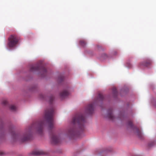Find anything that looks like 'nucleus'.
<instances>
[{
	"label": "nucleus",
	"instance_id": "16",
	"mask_svg": "<svg viewBox=\"0 0 156 156\" xmlns=\"http://www.w3.org/2000/svg\"><path fill=\"white\" fill-rule=\"evenodd\" d=\"M112 92L114 96H116L117 95V89L115 87H114L112 89Z\"/></svg>",
	"mask_w": 156,
	"mask_h": 156
},
{
	"label": "nucleus",
	"instance_id": "15",
	"mask_svg": "<svg viewBox=\"0 0 156 156\" xmlns=\"http://www.w3.org/2000/svg\"><path fill=\"white\" fill-rule=\"evenodd\" d=\"M42 154L41 152L39 151H35L32 152V154L34 155H39Z\"/></svg>",
	"mask_w": 156,
	"mask_h": 156
},
{
	"label": "nucleus",
	"instance_id": "12",
	"mask_svg": "<svg viewBox=\"0 0 156 156\" xmlns=\"http://www.w3.org/2000/svg\"><path fill=\"white\" fill-rule=\"evenodd\" d=\"M69 94V92L66 90H64L60 94V97L62 99L65 98Z\"/></svg>",
	"mask_w": 156,
	"mask_h": 156
},
{
	"label": "nucleus",
	"instance_id": "14",
	"mask_svg": "<svg viewBox=\"0 0 156 156\" xmlns=\"http://www.w3.org/2000/svg\"><path fill=\"white\" fill-rule=\"evenodd\" d=\"M134 129L136 131V134L138 136L140 137H141V133L140 131L139 130V129L137 127L134 128Z\"/></svg>",
	"mask_w": 156,
	"mask_h": 156
},
{
	"label": "nucleus",
	"instance_id": "11",
	"mask_svg": "<svg viewBox=\"0 0 156 156\" xmlns=\"http://www.w3.org/2000/svg\"><path fill=\"white\" fill-rule=\"evenodd\" d=\"M152 63V61L150 59H147L143 62L141 63L140 65L144 66L147 67L150 66Z\"/></svg>",
	"mask_w": 156,
	"mask_h": 156
},
{
	"label": "nucleus",
	"instance_id": "27",
	"mask_svg": "<svg viewBox=\"0 0 156 156\" xmlns=\"http://www.w3.org/2000/svg\"><path fill=\"white\" fill-rule=\"evenodd\" d=\"M124 116V115L123 114H121L120 116V118L122 119V118Z\"/></svg>",
	"mask_w": 156,
	"mask_h": 156
},
{
	"label": "nucleus",
	"instance_id": "4",
	"mask_svg": "<svg viewBox=\"0 0 156 156\" xmlns=\"http://www.w3.org/2000/svg\"><path fill=\"white\" fill-rule=\"evenodd\" d=\"M19 40V38L16 35H12L8 38V45L9 47L12 48L17 44Z\"/></svg>",
	"mask_w": 156,
	"mask_h": 156
},
{
	"label": "nucleus",
	"instance_id": "28",
	"mask_svg": "<svg viewBox=\"0 0 156 156\" xmlns=\"http://www.w3.org/2000/svg\"><path fill=\"white\" fill-rule=\"evenodd\" d=\"M3 153L2 151H0V155H2L3 154Z\"/></svg>",
	"mask_w": 156,
	"mask_h": 156
},
{
	"label": "nucleus",
	"instance_id": "5",
	"mask_svg": "<svg viewBox=\"0 0 156 156\" xmlns=\"http://www.w3.org/2000/svg\"><path fill=\"white\" fill-rule=\"evenodd\" d=\"M44 122V121H42L33 124L32 126L33 127L35 126L38 133H41L42 132Z\"/></svg>",
	"mask_w": 156,
	"mask_h": 156
},
{
	"label": "nucleus",
	"instance_id": "8",
	"mask_svg": "<svg viewBox=\"0 0 156 156\" xmlns=\"http://www.w3.org/2000/svg\"><path fill=\"white\" fill-rule=\"evenodd\" d=\"M78 133L76 131L75 129H73L69 130L68 134L70 137H73L75 136H78Z\"/></svg>",
	"mask_w": 156,
	"mask_h": 156
},
{
	"label": "nucleus",
	"instance_id": "10",
	"mask_svg": "<svg viewBox=\"0 0 156 156\" xmlns=\"http://www.w3.org/2000/svg\"><path fill=\"white\" fill-rule=\"evenodd\" d=\"M107 116L108 117L110 120H113L114 119L115 117L112 113V108H110L108 110Z\"/></svg>",
	"mask_w": 156,
	"mask_h": 156
},
{
	"label": "nucleus",
	"instance_id": "22",
	"mask_svg": "<svg viewBox=\"0 0 156 156\" xmlns=\"http://www.w3.org/2000/svg\"><path fill=\"white\" fill-rule=\"evenodd\" d=\"M155 144V143L154 142H151L148 144V146L149 147H151L153 146Z\"/></svg>",
	"mask_w": 156,
	"mask_h": 156
},
{
	"label": "nucleus",
	"instance_id": "20",
	"mask_svg": "<svg viewBox=\"0 0 156 156\" xmlns=\"http://www.w3.org/2000/svg\"><path fill=\"white\" fill-rule=\"evenodd\" d=\"M108 57L107 55L105 53H103L101 56V58L103 59L107 58Z\"/></svg>",
	"mask_w": 156,
	"mask_h": 156
},
{
	"label": "nucleus",
	"instance_id": "7",
	"mask_svg": "<svg viewBox=\"0 0 156 156\" xmlns=\"http://www.w3.org/2000/svg\"><path fill=\"white\" fill-rule=\"evenodd\" d=\"M51 140L52 142L54 144H59L60 141L59 136L54 134H52L51 137Z\"/></svg>",
	"mask_w": 156,
	"mask_h": 156
},
{
	"label": "nucleus",
	"instance_id": "17",
	"mask_svg": "<svg viewBox=\"0 0 156 156\" xmlns=\"http://www.w3.org/2000/svg\"><path fill=\"white\" fill-rule=\"evenodd\" d=\"M80 43L83 46H85L86 44V41L83 40H80Z\"/></svg>",
	"mask_w": 156,
	"mask_h": 156
},
{
	"label": "nucleus",
	"instance_id": "3",
	"mask_svg": "<svg viewBox=\"0 0 156 156\" xmlns=\"http://www.w3.org/2000/svg\"><path fill=\"white\" fill-rule=\"evenodd\" d=\"M30 70L32 72L41 70L43 74H45L47 72L46 69L41 64H37L31 66L30 67Z\"/></svg>",
	"mask_w": 156,
	"mask_h": 156
},
{
	"label": "nucleus",
	"instance_id": "19",
	"mask_svg": "<svg viewBox=\"0 0 156 156\" xmlns=\"http://www.w3.org/2000/svg\"><path fill=\"white\" fill-rule=\"evenodd\" d=\"M10 109L12 111H15L16 110V108L14 105H11L9 107Z\"/></svg>",
	"mask_w": 156,
	"mask_h": 156
},
{
	"label": "nucleus",
	"instance_id": "9",
	"mask_svg": "<svg viewBox=\"0 0 156 156\" xmlns=\"http://www.w3.org/2000/svg\"><path fill=\"white\" fill-rule=\"evenodd\" d=\"M30 135L29 133H26L20 138V139L22 141L24 142L30 140Z\"/></svg>",
	"mask_w": 156,
	"mask_h": 156
},
{
	"label": "nucleus",
	"instance_id": "6",
	"mask_svg": "<svg viewBox=\"0 0 156 156\" xmlns=\"http://www.w3.org/2000/svg\"><path fill=\"white\" fill-rule=\"evenodd\" d=\"M94 103H92L89 105L87 107L86 111L89 114L92 113L94 112Z\"/></svg>",
	"mask_w": 156,
	"mask_h": 156
},
{
	"label": "nucleus",
	"instance_id": "13",
	"mask_svg": "<svg viewBox=\"0 0 156 156\" xmlns=\"http://www.w3.org/2000/svg\"><path fill=\"white\" fill-rule=\"evenodd\" d=\"M104 99V97L101 94H99L95 100V103H98L100 101H102Z\"/></svg>",
	"mask_w": 156,
	"mask_h": 156
},
{
	"label": "nucleus",
	"instance_id": "23",
	"mask_svg": "<svg viewBox=\"0 0 156 156\" xmlns=\"http://www.w3.org/2000/svg\"><path fill=\"white\" fill-rule=\"evenodd\" d=\"M8 103V102L6 100H3L2 102V104L4 105H6Z\"/></svg>",
	"mask_w": 156,
	"mask_h": 156
},
{
	"label": "nucleus",
	"instance_id": "18",
	"mask_svg": "<svg viewBox=\"0 0 156 156\" xmlns=\"http://www.w3.org/2000/svg\"><path fill=\"white\" fill-rule=\"evenodd\" d=\"M12 135L13 137L14 138H18L19 137V135L16 134L13 131L12 132Z\"/></svg>",
	"mask_w": 156,
	"mask_h": 156
},
{
	"label": "nucleus",
	"instance_id": "26",
	"mask_svg": "<svg viewBox=\"0 0 156 156\" xmlns=\"http://www.w3.org/2000/svg\"><path fill=\"white\" fill-rule=\"evenodd\" d=\"M127 66L129 68H130L132 67L131 64L129 63H127L126 64Z\"/></svg>",
	"mask_w": 156,
	"mask_h": 156
},
{
	"label": "nucleus",
	"instance_id": "24",
	"mask_svg": "<svg viewBox=\"0 0 156 156\" xmlns=\"http://www.w3.org/2000/svg\"><path fill=\"white\" fill-rule=\"evenodd\" d=\"M128 125L131 127L133 126V124L132 122L131 121H129L128 123Z\"/></svg>",
	"mask_w": 156,
	"mask_h": 156
},
{
	"label": "nucleus",
	"instance_id": "2",
	"mask_svg": "<svg viewBox=\"0 0 156 156\" xmlns=\"http://www.w3.org/2000/svg\"><path fill=\"white\" fill-rule=\"evenodd\" d=\"M53 114L54 109L51 108L49 109H46L44 115V118L48 123L49 128L50 129L53 128L54 126Z\"/></svg>",
	"mask_w": 156,
	"mask_h": 156
},
{
	"label": "nucleus",
	"instance_id": "21",
	"mask_svg": "<svg viewBox=\"0 0 156 156\" xmlns=\"http://www.w3.org/2000/svg\"><path fill=\"white\" fill-rule=\"evenodd\" d=\"M54 97L53 96H51L49 98V102L51 104L52 103L53 101L54 100Z\"/></svg>",
	"mask_w": 156,
	"mask_h": 156
},
{
	"label": "nucleus",
	"instance_id": "25",
	"mask_svg": "<svg viewBox=\"0 0 156 156\" xmlns=\"http://www.w3.org/2000/svg\"><path fill=\"white\" fill-rule=\"evenodd\" d=\"M64 79V77L62 76H60L58 77V80L59 81H62Z\"/></svg>",
	"mask_w": 156,
	"mask_h": 156
},
{
	"label": "nucleus",
	"instance_id": "1",
	"mask_svg": "<svg viewBox=\"0 0 156 156\" xmlns=\"http://www.w3.org/2000/svg\"><path fill=\"white\" fill-rule=\"evenodd\" d=\"M85 122V118L84 115L82 114H79L73 117L72 123L78 128L80 132H82L85 129L84 123Z\"/></svg>",
	"mask_w": 156,
	"mask_h": 156
}]
</instances>
